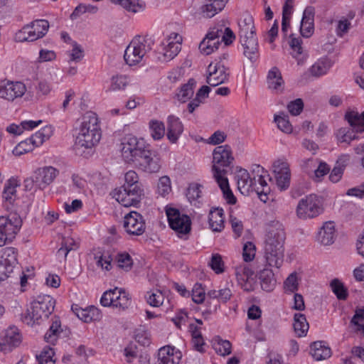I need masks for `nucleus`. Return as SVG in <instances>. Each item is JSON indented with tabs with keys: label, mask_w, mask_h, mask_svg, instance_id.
Listing matches in <instances>:
<instances>
[{
	"label": "nucleus",
	"mask_w": 364,
	"mask_h": 364,
	"mask_svg": "<svg viewBox=\"0 0 364 364\" xmlns=\"http://www.w3.org/2000/svg\"><path fill=\"white\" fill-rule=\"evenodd\" d=\"M121 146L122 156L125 162L134 164L147 173H156L160 170L159 157L145 146L142 140L127 135L123 138Z\"/></svg>",
	"instance_id": "nucleus-1"
},
{
	"label": "nucleus",
	"mask_w": 364,
	"mask_h": 364,
	"mask_svg": "<svg viewBox=\"0 0 364 364\" xmlns=\"http://www.w3.org/2000/svg\"><path fill=\"white\" fill-rule=\"evenodd\" d=\"M55 304V300L49 295L38 296L31 303V309H28L23 315V321L28 325H33L48 318L54 310Z\"/></svg>",
	"instance_id": "nucleus-2"
},
{
	"label": "nucleus",
	"mask_w": 364,
	"mask_h": 364,
	"mask_svg": "<svg viewBox=\"0 0 364 364\" xmlns=\"http://www.w3.org/2000/svg\"><path fill=\"white\" fill-rule=\"evenodd\" d=\"M153 41L150 38L136 36L127 46L124 55L126 63L130 66L139 63L152 49Z\"/></svg>",
	"instance_id": "nucleus-3"
},
{
	"label": "nucleus",
	"mask_w": 364,
	"mask_h": 364,
	"mask_svg": "<svg viewBox=\"0 0 364 364\" xmlns=\"http://www.w3.org/2000/svg\"><path fill=\"white\" fill-rule=\"evenodd\" d=\"M234 161L231 147L228 145L216 146L213 151V172L215 178L225 177L228 168H230Z\"/></svg>",
	"instance_id": "nucleus-4"
},
{
	"label": "nucleus",
	"mask_w": 364,
	"mask_h": 364,
	"mask_svg": "<svg viewBox=\"0 0 364 364\" xmlns=\"http://www.w3.org/2000/svg\"><path fill=\"white\" fill-rule=\"evenodd\" d=\"M323 211L322 200L314 194L301 199L296 208L297 216L301 219L313 218Z\"/></svg>",
	"instance_id": "nucleus-5"
},
{
	"label": "nucleus",
	"mask_w": 364,
	"mask_h": 364,
	"mask_svg": "<svg viewBox=\"0 0 364 364\" xmlns=\"http://www.w3.org/2000/svg\"><path fill=\"white\" fill-rule=\"evenodd\" d=\"M22 225L21 218L16 214L0 217V247L4 246L15 237Z\"/></svg>",
	"instance_id": "nucleus-6"
},
{
	"label": "nucleus",
	"mask_w": 364,
	"mask_h": 364,
	"mask_svg": "<svg viewBox=\"0 0 364 364\" xmlns=\"http://www.w3.org/2000/svg\"><path fill=\"white\" fill-rule=\"evenodd\" d=\"M166 215L171 228L176 232L178 237L187 239V235L191 230L190 218L181 214L178 210L171 208L166 210Z\"/></svg>",
	"instance_id": "nucleus-7"
},
{
	"label": "nucleus",
	"mask_w": 364,
	"mask_h": 364,
	"mask_svg": "<svg viewBox=\"0 0 364 364\" xmlns=\"http://www.w3.org/2000/svg\"><path fill=\"white\" fill-rule=\"evenodd\" d=\"M112 197L124 207L136 205L141 200L143 196L141 187L134 188H127L122 186L115 188L112 193Z\"/></svg>",
	"instance_id": "nucleus-8"
},
{
	"label": "nucleus",
	"mask_w": 364,
	"mask_h": 364,
	"mask_svg": "<svg viewBox=\"0 0 364 364\" xmlns=\"http://www.w3.org/2000/svg\"><path fill=\"white\" fill-rule=\"evenodd\" d=\"M228 70V67L221 60H215L208 67L206 82L213 87L225 82L229 77Z\"/></svg>",
	"instance_id": "nucleus-9"
},
{
	"label": "nucleus",
	"mask_w": 364,
	"mask_h": 364,
	"mask_svg": "<svg viewBox=\"0 0 364 364\" xmlns=\"http://www.w3.org/2000/svg\"><path fill=\"white\" fill-rule=\"evenodd\" d=\"M284 240L285 232L282 225L277 222L274 225L269 228L267 232L264 249L284 253Z\"/></svg>",
	"instance_id": "nucleus-10"
},
{
	"label": "nucleus",
	"mask_w": 364,
	"mask_h": 364,
	"mask_svg": "<svg viewBox=\"0 0 364 364\" xmlns=\"http://www.w3.org/2000/svg\"><path fill=\"white\" fill-rule=\"evenodd\" d=\"M27 89L20 81L3 80L0 81V98L13 102L24 95Z\"/></svg>",
	"instance_id": "nucleus-11"
},
{
	"label": "nucleus",
	"mask_w": 364,
	"mask_h": 364,
	"mask_svg": "<svg viewBox=\"0 0 364 364\" xmlns=\"http://www.w3.org/2000/svg\"><path fill=\"white\" fill-rule=\"evenodd\" d=\"M17 259L15 249L13 247L6 248L0 259V282L11 277L16 267Z\"/></svg>",
	"instance_id": "nucleus-12"
},
{
	"label": "nucleus",
	"mask_w": 364,
	"mask_h": 364,
	"mask_svg": "<svg viewBox=\"0 0 364 364\" xmlns=\"http://www.w3.org/2000/svg\"><path fill=\"white\" fill-rule=\"evenodd\" d=\"M125 231L131 235H141L146 229L143 216L136 211H132L124 218Z\"/></svg>",
	"instance_id": "nucleus-13"
},
{
	"label": "nucleus",
	"mask_w": 364,
	"mask_h": 364,
	"mask_svg": "<svg viewBox=\"0 0 364 364\" xmlns=\"http://www.w3.org/2000/svg\"><path fill=\"white\" fill-rule=\"evenodd\" d=\"M219 35H222V28L213 27L206 34L205 37L199 44V50L204 55H210L218 49L221 44Z\"/></svg>",
	"instance_id": "nucleus-14"
},
{
	"label": "nucleus",
	"mask_w": 364,
	"mask_h": 364,
	"mask_svg": "<svg viewBox=\"0 0 364 364\" xmlns=\"http://www.w3.org/2000/svg\"><path fill=\"white\" fill-rule=\"evenodd\" d=\"M101 132H94L80 129L78 135L75 139V149L80 154H82L83 149H90L94 147L100 140Z\"/></svg>",
	"instance_id": "nucleus-15"
},
{
	"label": "nucleus",
	"mask_w": 364,
	"mask_h": 364,
	"mask_svg": "<svg viewBox=\"0 0 364 364\" xmlns=\"http://www.w3.org/2000/svg\"><path fill=\"white\" fill-rule=\"evenodd\" d=\"M272 168L277 187L281 191L287 189L290 184L291 178L289 164L278 160L273 164Z\"/></svg>",
	"instance_id": "nucleus-16"
},
{
	"label": "nucleus",
	"mask_w": 364,
	"mask_h": 364,
	"mask_svg": "<svg viewBox=\"0 0 364 364\" xmlns=\"http://www.w3.org/2000/svg\"><path fill=\"white\" fill-rule=\"evenodd\" d=\"M182 36L176 33H172L163 43L164 46V57L166 60L174 58L181 49Z\"/></svg>",
	"instance_id": "nucleus-17"
},
{
	"label": "nucleus",
	"mask_w": 364,
	"mask_h": 364,
	"mask_svg": "<svg viewBox=\"0 0 364 364\" xmlns=\"http://www.w3.org/2000/svg\"><path fill=\"white\" fill-rule=\"evenodd\" d=\"M59 171L52 166H45L37 169L33 175L36 180V186L38 189H43L51 183Z\"/></svg>",
	"instance_id": "nucleus-18"
},
{
	"label": "nucleus",
	"mask_w": 364,
	"mask_h": 364,
	"mask_svg": "<svg viewBox=\"0 0 364 364\" xmlns=\"http://www.w3.org/2000/svg\"><path fill=\"white\" fill-rule=\"evenodd\" d=\"M243 48V55L251 62H255L259 56L258 41L256 35L240 38Z\"/></svg>",
	"instance_id": "nucleus-19"
},
{
	"label": "nucleus",
	"mask_w": 364,
	"mask_h": 364,
	"mask_svg": "<svg viewBox=\"0 0 364 364\" xmlns=\"http://www.w3.org/2000/svg\"><path fill=\"white\" fill-rule=\"evenodd\" d=\"M181 358V352L169 346L161 348L157 354L155 364H178Z\"/></svg>",
	"instance_id": "nucleus-20"
},
{
	"label": "nucleus",
	"mask_w": 364,
	"mask_h": 364,
	"mask_svg": "<svg viewBox=\"0 0 364 364\" xmlns=\"http://www.w3.org/2000/svg\"><path fill=\"white\" fill-rule=\"evenodd\" d=\"M236 179L238 189L243 195H247L250 191H253L257 186L256 183V176L252 178L248 171L244 168H240L237 171Z\"/></svg>",
	"instance_id": "nucleus-21"
},
{
	"label": "nucleus",
	"mask_w": 364,
	"mask_h": 364,
	"mask_svg": "<svg viewBox=\"0 0 364 364\" xmlns=\"http://www.w3.org/2000/svg\"><path fill=\"white\" fill-rule=\"evenodd\" d=\"M335 232L334 223L333 221L325 222L318 230L316 240L321 245H331L335 240Z\"/></svg>",
	"instance_id": "nucleus-22"
},
{
	"label": "nucleus",
	"mask_w": 364,
	"mask_h": 364,
	"mask_svg": "<svg viewBox=\"0 0 364 364\" xmlns=\"http://www.w3.org/2000/svg\"><path fill=\"white\" fill-rule=\"evenodd\" d=\"M254 272L247 265H240L235 268V276L238 284L245 291L252 289Z\"/></svg>",
	"instance_id": "nucleus-23"
},
{
	"label": "nucleus",
	"mask_w": 364,
	"mask_h": 364,
	"mask_svg": "<svg viewBox=\"0 0 364 364\" xmlns=\"http://www.w3.org/2000/svg\"><path fill=\"white\" fill-rule=\"evenodd\" d=\"M314 8L312 6H308L304 11L301 21L300 33L304 38H309L314 33Z\"/></svg>",
	"instance_id": "nucleus-24"
},
{
	"label": "nucleus",
	"mask_w": 364,
	"mask_h": 364,
	"mask_svg": "<svg viewBox=\"0 0 364 364\" xmlns=\"http://www.w3.org/2000/svg\"><path fill=\"white\" fill-rule=\"evenodd\" d=\"M183 131V125L179 118L170 115L167 118V138L172 143H176Z\"/></svg>",
	"instance_id": "nucleus-25"
},
{
	"label": "nucleus",
	"mask_w": 364,
	"mask_h": 364,
	"mask_svg": "<svg viewBox=\"0 0 364 364\" xmlns=\"http://www.w3.org/2000/svg\"><path fill=\"white\" fill-rule=\"evenodd\" d=\"M21 342V336L18 332V329L15 327H10L4 333V336L1 340L0 345L3 350H6V348L16 347Z\"/></svg>",
	"instance_id": "nucleus-26"
},
{
	"label": "nucleus",
	"mask_w": 364,
	"mask_h": 364,
	"mask_svg": "<svg viewBox=\"0 0 364 364\" xmlns=\"http://www.w3.org/2000/svg\"><path fill=\"white\" fill-rule=\"evenodd\" d=\"M240 38L256 35L253 17L249 14H245L238 21Z\"/></svg>",
	"instance_id": "nucleus-27"
},
{
	"label": "nucleus",
	"mask_w": 364,
	"mask_h": 364,
	"mask_svg": "<svg viewBox=\"0 0 364 364\" xmlns=\"http://www.w3.org/2000/svg\"><path fill=\"white\" fill-rule=\"evenodd\" d=\"M75 312L77 316L85 323L100 321L102 318L100 310L93 306L86 309L76 308Z\"/></svg>",
	"instance_id": "nucleus-28"
},
{
	"label": "nucleus",
	"mask_w": 364,
	"mask_h": 364,
	"mask_svg": "<svg viewBox=\"0 0 364 364\" xmlns=\"http://www.w3.org/2000/svg\"><path fill=\"white\" fill-rule=\"evenodd\" d=\"M267 85L270 90L277 92L284 90V81L282 79V73L277 67L272 68L267 75Z\"/></svg>",
	"instance_id": "nucleus-29"
},
{
	"label": "nucleus",
	"mask_w": 364,
	"mask_h": 364,
	"mask_svg": "<svg viewBox=\"0 0 364 364\" xmlns=\"http://www.w3.org/2000/svg\"><path fill=\"white\" fill-rule=\"evenodd\" d=\"M223 210L221 208H214L209 213V225L213 232H221L224 228Z\"/></svg>",
	"instance_id": "nucleus-30"
},
{
	"label": "nucleus",
	"mask_w": 364,
	"mask_h": 364,
	"mask_svg": "<svg viewBox=\"0 0 364 364\" xmlns=\"http://www.w3.org/2000/svg\"><path fill=\"white\" fill-rule=\"evenodd\" d=\"M311 354L316 360H326L331 357V350L323 341L314 342L311 346Z\"/></svg>",
	"instance_id": "nucleus-31"
},
{
	"label": "nucleus",
	"mask_w": 364,
	"mask_h": 364,
	"mask_svg": "<svg viewBox=\"0 0 364 364\" xmlns=\"http://www.w3.org/2000/svg\"><path fill=\"white\" fill-rule=\"evenodd\" d=\"M261 287L266 291H272L276 286V279L271 269L264 268L259 272Z\"/></svg>",
	"instance_id": "nucleus-32"
},
{
	"label": "nucleus",
	"mask_w": 364,
	"mask_h": 364,
	"mask_svg": "<svg viewBox=\"0 0 364 364\" xmlns=\"http://www.w3.org/2000/svg\"><path fill=\"white\" fill-rule=\"evenodd\" d=\"M80 129L88 131L91 129L94 132H101L97 114L92 112H86L82 117Z\"/></svg>",
	"instance_id": "nucleus-33"
},
{
	"label": "nucleus",
	"mask_w": 364,
	"mask_h": 364,
	"mask_svg": "<svg viewBox=\"0 0 364 364\" xmlns=\"http://www.w3.org/2000/svg\"><path fill=\"white\" fill-rule=\"evenodd\" d=\"M284 257V252L264 249V258L269 267L279 268L283 263Z\"/></svg>",
	"instance_id": "nucleus-34"
},
{
	"label": "nucleus",
	"mask_w": 364,
	"mask_h": 364,
	"mask_svg": "<svg viewBox=\"0 0 364 364\" xmlns=\"http://www.w3.org/2000/svg\"><path fill=\"white\" fill-rule=\"evenodd\" d=\"M29 25L32 27L31 31L36 41L44 37L50 26L49 22L45 19L34 20Z\"/></svg>",
	"instance_id": "nucleus-35"
},
{
	"label": "nucleus",
	"mask_w": 364,
	"mask_h": 364,
	"mask_svg": "<svg viewBox=\"0 0 364 364\" xmlns=\"http://www.w3.org/2000/svg\"><path fill=\"white\" fill-rule=\"evenodd\" d=\"M294 329L299 337L306 336L309 326L306 321V316L303 314H295L294 316Z\"/></svg>",
	"instance_id": "nucleus-36"
},
{
	"label": "nucleus",
	"mask_w": 364,
	"mask_h": 364,
	"mask_svg": "<svg viewBox=\"0 0 364 364\" xmlns=\"http://www.w3.org/2000/svg\"><path fill=\"white\" fill-rule=\"evenodd\" d=\"M360 114L353 110L348 111L345 114V119L355 132L362 133L364 132V123L362 122V118Z\"/></svg>",
	"instance_id": "nucleus-37"
},
{
	"label": "nucleus",
	"mask_w": 364,
	"mask_h": 364,
	"mask_svg": "<svg viewBox=\"0 0 364 364\" xmlns=\"http://www.w3.org/2000/svg\"><path fill=\"white\" fill-rule=\"evenodd\" d=\"M61 332L60 321L58 317H54L51 326L45 334L44 338L46 342L53 344Z\"/></svg>",
	"instance_id": "nucleus-38"
},
{
	"label": "nucleus",
	"mask_w": 364,
	"mask_h": 364,
	"mask_svg": "<svg viewBox=\"0 0 364 364\" xmlns=\"http://www.w3.org/2000/svg\"><path fill=\"white\" fill-rule=\"evenodd\" d=\"M215 179L217 181L219 187L220 188V189L223 192V197L227 200V202L229 204H232V205L235 204L237 200H236V198L235 197V196L233 195L232 191L230 188L229 183H228V180L227 177L226 176L221 177V178H215Z\"/></svg>",
	"instance_id": "nucleus-39"
},
{
	"label": "nucleus",
	"mask_w": 364,
	"mask_h": 364,
	"mask_svg": "<svg viewBox=\"0 0 364 364\" xmlns=\"http://www.w3.org/2000/svg\"><path fill=\"white\" fill-rule=\"evenodd\" d=\"M213 346L215 352L222 356L228 355L232 352L231 343L228 340L222 339L219 336L214 339Z\"/></svg>",
	"instance_id": "nucleus-40"
},
{
	"label": "nucleus",
	"mask_w": 364,
	"mask_h": 364,
	"mask_svg": "<svg viewBox=\"0 0 364 364\" xmlns=\"http://www.w3.org/2000/svg\"><path fill=\"white\" fill-rule=\"evenodd\" d=\"M196 82L193 79H190L188 83L183 85L179 92L177 93V98L181 102H186L191 99L194 93L193 89Z\"/></svg>",
	"instance_id": "nucleus-41"
},
{
	"label": "nucleus",
	"mask_w": 364,
	"mask_h": 364,
	"mask_svg": "<svg viewBox=\"0 0 364 364\" xmlns=\"http://www.w3.org/2000/svg\"><path fill=\"white\" fill-rule=\"evenodd\" d=\"M114 4L119 5L127 11L137 13L143 10L144 5L138 0H111Z\"/></svg>",
	"instance_id": "nucleus-42"
},
{
	"label": "nucleus",
	"mask_w": 364,
	"mask_h": 364,
	"mask_svg": "<svg viewBox=\"0 0 364 364\" xmlns=\"http://www.w3.org/2000/svg\"><path fill=\"white\" fill-rule=\"evenodd\" d=\"M331 67V63L329 60L321 59L311 66L310 73L315 77H319L326 74Z\"/></svg>",
	"instance_id": "nucleus-43"
},
{
	"label": "nucleus",
	"mask_w": 364,
	"mask_h": 364,
	"mask_svg": "<svg viewBox=\"0 0 364 364\" xmlns=\"http://www.w3.org/2000/svg\"><path fill=\"white\" fill-rule=\"evenodd\" d=\"M31 30L32 27L30 26L29 23L23 26L21 29L16 33L14 36L15 41L18 43L35 41L36 40Z\"/></svg>",
	"instance_id": "nucleus-44"
},
{
	"label": "nucleus",
	"mask_w": 364,
	"mask_h": 364,
	"mask_svg": "<svg viewBox=\"0 0 364 364\" xmlns=\"http://www.w3.org/2000/svg\"><path fill=\"white\" fill-rule=\"evenodd\" d=\"M51 134V128L46 127L31 136L29 139L31 143L35 146H41Z\"/></svg>",
	"instance_id": "nucleus-45"
},
{
	"label": "nucleus",
	"mask_w": 364,
	"mask_h": 364,
	"mask_svg": "<svg viewBox=\"0 0 364 364\" xmlns=\"http://www.w3.org/2000/svg\"><path fill=\"white\" fill-rule=\"evenodd\" d=\"M355 129H350L348 127L340 128L336 134V139L339 143H347L350 144V141L356 139L358 137L354 134Z\"/></svg>",
	"instance_id": "nucleus-46"
},
{
	"label": "nucleus",
	"mask_w": 364,
	"mask_h": 364,
	"mask_svg": "<svg viewBox=\"0 0 364 364\" xmlns=\"http://www.w3.org/2000/svg\"><path fill=\"white\" fill-rule=\"evenodd\" d=\"M353 330L364 334V308L355 310V315L350 321Z\"/></svg>",
	"instance_id": "nucleus-47"
},
{
	"label": "nucleus",
	"mask_w": 364,
	"mask_h": 364,
	"mask_svg": "<svg viewBox=\"0 0 364 364\" xmlns=\"http://www.w3.org/2000/svg\"><path fill=\"white\" fill-rule=\"evenodd\" d=\"M151 135L155 140L162 139L165 134V127L162 122L159 120H151L149 122Z\"/></svg>",
	"instance_id": "nucleus-48"
},
{
	"label": "nucleus",
	"mask_w": 364,
	"mask_h": 364,
	"mask_svg": "<svg viewBox=\"0 0 364 364\" xmlns=\"http://www.w3.org/2000/svg\"><path fill=\"white\" fill-rule=\"evenodd\" d=\"M54 355L55 353L52 348L45 347L41 353L36 355L38 364H55Z\"/></svg>",
	"instance_id": "nucleus-49"
},
{
	"label": "nucleus",
	"mask_w": 364,
	"mask_h": 364,
	"mask_svg": "<svg viewBox=\"0 0 364 364\" xmlns=\"http://www.w3.org/2000/svg\"><path fill=\"white\" fill-rule=\"evenodd\" d=\"M232 294L229 288L220 289L218 291L210 290L207 293L209 299H217L219 301L227 302L230 299Z\"/></svg>",
	"instance_id": "nucleus-50"
},
{
	"label": "nucleus",
	"mask_w": 364,
	"mask_h": 364,
	"mask_svg": "<svg viewBox=\"0 0 364 364\" xmlns=\"http://www.w3.org/2000/svg\"><path fill=\"white\" fill-rule=\"evenodd\" d=\"M18 186L17 181L15 179H10L5 184L3 198L9 202L14 200L16 197V187Z\"/></svg>",
	"instance_id": "nucleus-51"
},
{
	"label": "nucleus",
	"mask_w": 364,
	"mask_h": 364,
	"mask_svg": "<svg viewBox=\"0 0 364 364\" xmlns=\"http://www.w3.org/2000/svg\"><path fill=\"white\" fill-rule=\"evenodd\" d=\"M274 121L277 124L278 128L283 132L290 134L292 132V126L289 121L288 116L284 114H280L274 116Z\"/></svg>",
	"instance_id": "nucleus-52"
},
{
	"label": "nucleus",
	"mask_w": 364,
	"mask_h": 364,
	"mask_svg": "<svg viewBox=\"0 0 364 364\" xmlns=\"http://www.w3.org/2000/svg\"><path fill=\"white\" fill-rule=\"evenodd\" d=\"M331 287L333 292L340 300H345L348 296L347 289L344 287L342 282L338 279H334L331 282Z\"/></svg>",
	"instance_id": "nucleus-53"
},
{
	"label": "nucleus",
	"mask_w": 364,
	"mask_h": 364,
	"mask_svg": "<svg viewBox=\"0 0 364 364\" xmlns=\"http://www.w3.org/2000/svg\"><path fill=\"white\" fill-rule=\"evenodd\" d=\"M128 83V78L126 75H117L111 79L110 89L114 91L124 90Z\"/></svg>",
	"instance_id": "nucleus-54"
},
{
	"label": "nucleus",
	"mask_w": 364,
	"mask_h": 364,
	"mask_svg": "<svg viewBox=\"0 0 364 364\" xmlns=\"http://www.w3.org/2000/svg\"><path fill=\"white\" fill-rule=\"evenodd\" d=\"M125 183L127 188H134L135 187H141L139 183L138 174L134 171H129L124 175Z\"/></svg>",
	"instance_id": "nucleus-55"
},
{
	"label": "nucleus",
	"mask_w": 364,
	"mask_h": 364,
	"mask_svg": "<svg viewBox=\"0 0 364 364\" xmlns=\"http://www.w3.org/2000/svg\"><path fill=\"white\" fill-rule=\"evenodd\" d=\"M219 6L215 2H210V4L203 5L201 7V12L203 16L205 18H212L218 11L223 10V9H218Z\"/></svg>",
	"instance_id": "nucleus-56"
},
{
	"label": "nucleus",
	"mask_w": 364,
	"mask_h": 364,
	"mask_svg": "<svg viewBox=\"0 0 364 364\" xmlns=\"http://www.w3.org/2000/svg\"><path fill=\"white\" fill-rule=\"evenodd\" d=\"M291 41L289 43V46L291 49L292 50V55L294 58H297L299 55L303 53L304 48L301 46L302 40L301 38H295L293 36H291Z\"/></svg>",
	"instance_id": "nucleus-57"
},
{
	"label": "nucleus",
	"mask_w": 364,
	"mask_h": 364,
	"mask_svg": "<svg viewBox=\"0 0 364 364\" xmlns=\"http://www.w3.org/2000/svg\"><path fill=\"white\" fill-rule=\"evenodd\" d=\"M256 248L251 242H246L243 246L242 257L245 262H250L255 258Z\"/></svg>",
	"instance_id": "nucleus-58"
},
{
	"label": "nucleus",
	"mask_w": 364,
	"mask_h": 364,
	"mask_svg": "<svg viewBox=\"0 0 364 364\" xmlns=\"http://www.w3.org/2000/svg\"><path fill=\"white\" fill-rule=\"evenodd\" d=\"M171 181L168 176H162L159 178L158 183V192L162 196H165L171 191Z\"/></svg>",
	"instance_id": "nucleus-59"
},
{
	"label": "nucleus",
	"mask_w": 364,
	"mask_h": 364,
	"mask_svg": "<svg viewBox=\"0 0 364 364\" xmlns=\"http://www.w3.org/2000/svg\"><path fill=\"white\" fill-rule=\"evenodd\" d=\"M210 266L216 274H220L224 272V263L221 256L218 254L213 255Z\"/></svg>",
	"instance_id": "nucleus-60"
},
{
	"label": "nucleus",
	"mask_w": 364,
	"mask_h": 364,
	"mask_svg": "<svg viewBox=\"0 0 364 364\" xmlns=\"http://www.w3.org/2000/svg\"><path fill=\"white\" fill-rule=\"evenodd\" d=\"M117 266L128 271L132 266V259L128 253L119 254L117 256Z\"/></svg>",
	"instance_id": "nucleus-61"
},
{
	"label": "nucleus",
	"mask_w": 364,
	"mask_h": 364,
	"mask_svg": "<svg viewBox=\"0 0 364 364\" xmlns=\"http://www.w3.org/2000/svg\"><path fill=\"white\" fill-rule=\"evenodd\" d=\"M192 299L196 304H201L205 297V293L200 284H196L192 290Z\"/></svg>",
	"instance_id": "nucleus-62"
},
{
	"label": "nucleus",
	"mask_w": 364,
	"mask_h": 364,
	"mask_svg": "<svg viewBox=\"0 0 364 364\" xmlns=\"http://www.w3.org/2000/svg\"><path fill=\"white\" fill-rule=\"evenodd\" d=\"M200 186L198 184H191L187 189L186 197L192 203L201 196Z\"/></svg>",
	"instance_id": "nucleus-63"
},
{
	"label": "nucleus",
	"mask_w": 364,
	"mask_h": 364,
	"mask_svg": "<svg viewBox=\"0 0 364 364\" xmlns=\"http://www.w3.org/2000/svg\"><path fill=\"white\" fill-rule=\"evenodd\" d=\"M147 302L149 305L158 307L163 304L164 296L160 291L148 292Z\"/></svg>",
	"instance_id": "nucleus-64"
}]
</instances>
